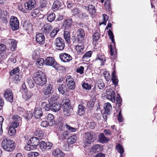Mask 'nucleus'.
I'll return each instance as SVG.
<instances>
[{
    "label": "nucleus",
    "instance_id": "f704fd0d",
    "mask_svg": "<svg viewBox=\"0 0 157 157\" xmlns=\"http://www.w3.org/2000/svg\"><path fill=\"white\" fill-rule=\"evenodd\" d=\"M24 94H24V98L27 101L33 95L32 92L31 91H27V92H24Z\"/></svg>",
    "mask_w": 157,
    "mask_h": 157
},
{
    "label": "nucleus",
    "instance_id": "603ef678",
    "mask_svg": "<svg viewBox=\"0 0 157 157\" xmlns=\"http://www.w3.org/2000/svg\"><path fill=\"white\" fill-rule=\"evenodd\" d=\"M38 155V153L36 152H31L28 154V157H36Z\"/></svg>",
    "mask_w": 157,
    "mask_h": 157
},
{
    "label": "nucleus",
    "instance_id": "ddd939ff",
    "mask_svg": "<svg viewBox=\"0 0 157 157\" xmlns=\"http://www.w3.org/2000/svg\"><path fill=\"white\" fill-rule=\"evenodd\" d=\"M59 58L61 61L65 63L69 62L72 59L71 56L69 54L65 53L60 54Z\"/></svg>",
    "mask_w": 157,
    "mask_h": 157
},
{
    "label": "nucleus",
    "instance_id": "f3484780",
    "mask_svg": "<svg viewBox=\"0 0 157 157\" xmlns=\"http://www.w3.org/2000/svg\"><path fill=\"white\" fill-rule=\"evenodd\" d=\"M33 113L36 118H39L43 115L42 109L40 107L35 108Z\"/></svg>",
    "mask_w": 157,
    "mask_h": 157
},
{
    "label": "nucleus",
    "instance_id": "4be33fe9",
    "mask_svg": "<svg viewBox=\"0 0 157 157\" xmlns=\"http://www.w3.org/2000/svg\"><path fill=\"white\" fill-rule=\"evenodd\" d=\"M61 108L60 104L57 103H54L52 104L50 108L51 110L55 112L58 111Z\"/></svg>",
    "mask_w": 157,
    "mask_h": 157
},
{
    "label": "nucleus",
    "instance_id": "39448f33",
    "mask_svg": "<svg viewBox=\"0 0 157 157\" xmlns=\"http://www.w3.org/2000/svg\"><path fill=\"white\" fill-rule=\"evenodd\" d=\"M55 45L57 49L62 50L65 47L64 40L61 37H58L56 40Z\"/></svg>",
    "mask_w": 157,
    "mask_h": 157
},
{
    "label": "nucleus",
    "instance_id": "9d476101",
    "mask_svg": "<svg viewBox=\"0 0 157 157\" xmlns=\"http://www.w3.org/2000/svg\"><path fill=\"white\" fill-rule=\"evenodd\" d=\"M36 5V2L34 0H29L24 4L25 9L28 10H30L33 9Z\"/></svg>",
    "mask_w": 157,
    "mask_h": 157
},
{
    "label": "nucleus",
    "instance_id": "a18cd8bd",
    "mask_svg": "<svg viewBox=\"0 0 157 157\" xmlns=\"http://www.w3.org/2000/svg\"><path fill=\"white\" fill-rule=\"evenodd\" d=\"M15 132L16 130L15 128L12 127L11 126H10L8 131V133L9 135L12 136L15 135Z\"/></svg>",
    "mask_w": 157,
    "mask_h": 157
},
{
    "label": "nucleus",
    "instance_id": "a878e982",
    "mask_svg": "<svg viewBox=\"0 0 157 157\" xmlns=\"http://www.w3.org/2000/svg\"><path fill=\"white\" fill-rule=\"evenodd\" d=\"M87 10L89 13L93 15L96 13V10L95 7L92 5L90 4L88 6Z\"/></svg>",
    "mask_w": 157,
    "mask_h": 157
},
{
    "label": "nucleus",
    "instance_id": "49530a36",
    "mask_svg": "<svg viewBox=\"0 0 157 157\" xmlns=\"http://www.w3.org/2000/svg\"><path fill=\"white\" fill-rule=\"evenodd\" d=\"M92 52H93L91 51L87 52L82 57L83 59H86L90 57L91 56Z\"/></svg>",
    "mask_w": 157,
    "mask_h": 157
},
{
    "label": "nucleus",
    "instance_id": "f8f14e48",
    "mask_svg": "<svg viewBox=\"0 0 157 157\" xmlns=\"http://www.w3.org/2000/svg\"><path fill=\"white\" fill-rule=\"evenodd\" d=\"M85 138L84 142L86 146L89 145L91 143V140L93 138V133L92 132H87L85 133Z\"/></svg>",
    "mask_w": 157,
    "mask_h": 157
},
{
    "label": "nucleus",
    "instance_id": "a19ab883",
    "mask_svg": "<svg viewBox=\"0 0 157 157\" xmlns=\"http://www.w3.org/2000/svg\"><path fill=\"white\" fill-rule=\"evenodd\" d=\"M116 150L120 154H123L124 152V149L123 147L120 144H117L116 146Z\"/></svg>",
    "mask_w": 157,
    "mask_h": 157
},
{
    "label": "nucleus",
    "instance_id": "dca6fc26",
    "mask_svg": "<svg viewBox=\"0 0 157 157\" xmlns=\"http://www.w3.org/2000/svg\"><path fill=\"white\" fill-rule=\"evenodd\" d=\"M52 29V25L49 24L44 25L41 28V30L45 34H48Z\"/></svg>",
    "mask_w": 157,
    "mask_h": 157
},
{
    "label": "nucleus",
    "instance_id": "2f4dec72",
    "mask_svg": "<svg viewBox=\"0 0 157 157\" xmlns=\"http://www.w3.org/2000/svg\"><path fill=\"white\" fill-rule=\"evenodd\" d=\"M44 60L43 58H40L37 59L36 64L39 68H41L44 63Z\"/></svg>",
    "mask_w": 157,
    "mask_h": 157
},
{
    "label": "nucleus",
    "instance_id": "e2e57ef3",
    "mask_svg": "<svg viewBox=\"0 0 157 157\" xmlns=\"http://www.w3.org/2000/svg\"><path fill=\"white\" fill-rule=\"evenodd\" d=\"M84 68L83 66H80L79 67L76 69V72L80 73V74H82L83 73Z\"/></svg>",
    "mask_w": 157,
    "mask_h": 157
},
{
    "label": "nucleus",
    "instance_id": "1a4fd4ad",
    "mask_svg": "<svg viewBox=\"0 0 157 157\" xmlns=\"http://www.w3.org/2000/svg\"><path fill=\"white\" fill-rule=\"evenodd\" d=\"M39 143V140L37 137H33L30 138L28 141V144L31 145L32 147L35 149Z\"/></svg>",
    "mask_w": 157,
    "mask_h": 157
},
{
    "label": "nucleus",
    "instance_id": "0eeeda50",
    "mask_svg": "<svg viewBox=\"0 0 157 157\" xmlns=\"http://www.w3.org/2000/svg\"><path fill=\"white\" fill-rule=\"evenodd\" d=\"M66 82L68 87L71 90H74L75 88V83L74 79L70 75L66 77Z\"/></svg>",
    "mask_w": 157,
    "mask_h": 157
},
{
    "label": "nucleus",
    "instance_id": "423d86ee",
    "mask_svg": "<svg viewBox=\"0 0 157 157\" xmlns=\"http://www.w3.org/2000/svg\"><path fill=\"white\" fill-rule=\"evenodd\" d=\"M77 35V41L79 43L82 42L84 39L85 33L84 30L81 28L78 29L75 33Z\"/></svg>",
    "mask_w": 157,
    "mask_h": 157
},
{
    "label": "nucleus",
    "instance_id": "37998d69",
    "mask_svg": "<svg viewBox=\"0 0 157 157\" xmlns=\"http://www.w3.org/2000/svg\"><path fill=\"white\" fill-rule=\"evenodd\" d=\"M82 87L86 90H90L91 89V87L90 84L85 82L82 84Z\"/></svg>",
    "mask_w": 157,
    "mask_h": 157
},
{
    "label": "nucleus",
    "instance_id": "6e6d98bb",
    "mask_svg": "<svg viewBox=\"0 0 157 157\" xmlns=\"http://www.w3.org/2000/svg\"><path fill=\"white\" fill-rule=\"evenodd\" d=\"M20 122L18 121H13L11 123V125L10 126L14 128H17L19 126Z\"/></svg>",
    "mask_w": 157,
    "mask_h": 157
},
{
    "label": "nucleus",
    "instance_id": "bb28decb",
    "mask_svg": "<svg viewBox=\"0 0 157 157\" xmlns=\"http://www.w3.org/2000/svg\"><path fill=\"white\" fill-rule=\"evenodd\" d=\"M62 5V3L58 1H56L53 3L52 9L53 10H56L60 8Z\"/></svg>",
    "mask_w": 157,
    "mask_h": 157
},
{
    "label": "nucleus",
    "instance_id": "aec40b11",
    "mask_svg": "<svg viewBox=\"0 0 157 157\" xmlns=\"http://www.w3.org/2000/svg\"><path fill=\"white\" fill-rule=\"evenodd\" d=\"M72 23L71 19H68L64 21L63 25L64 27L65 30H69L71 29Z\"/></svg>",
    "mask_w": 157,
    "mask_h": 157
},
{
    "label": "nucleus",
    "instance_id": "864d4df0",
    "mask_svg": "<svg viewBox=\"0 0 157 157\" xmlns=\"http://www.w3.org/2000/svg\"><path fill=\"white\" fill-rule=\"evenodd\" d=\"M102 17L103 21L101 23V24L105 25H106V22L108 19L109 17L105 14H102Z\"/></svg>",
    "mask_w": 157,
    "mask_h": 157
},
{
    "label": "nucleus",
    "instance_id": "4c0bfd02",
    "mask_svg": "<svg viewBox=\"0 0 157 157\" xmlns=\"http://www.w3.org/2000/svg\"><path fill=\"white\" fill-rule=\"evenodd\" d=\"M23 116L25 119H27V120H29L32 118L33 114L32 112L29 111L25 113Z\"/></svg>",
    "mask_w": 157,
    "mask_h": 157
},
{
    "label": "nucleus",
    "instance_id": "c9c22d12",
    "mask_svg": "<svg viewBox=\"0 0 157 157\" xmlns=\"http://www.w3.org/2000/svg\"><path fill=\"white\" fill-rule=\"evenodd\" d=\"M98 89L101 90L103 89L105 87V85L102 80L101 79L99 80L96 83Z\"/></svg>",
    "mask_w": 157,
    "mask_h": 157
},
{
    "label": "nucleus",
    "instance_id": "72a5a7b5",
    "mask_svg": "<svg viewBox=\"0 0 157 157\" xmlns=\"http://www.w3.org/2000/svg\"><path fill=\"white\" fill-rule=\"evenodd\" d=\"M55 17L56 15L54 13H50L48 14L47 19L48 21L51 22L54 20Z\"/></svg>",
    "mask_w": 157,
    "mask_h": 157
},
{
    "label": "nucleus",
    "instance_id": "13d9d810",
    "mask_svg": "<svg viewBox=\"0 0 157 157\" xmlns=\"http://www.w3.org/2000/svg\"><path fill=\"white\" fill-rule=\"evenodd\" d=\"M41 125L44 127H47L48 125L49 126V124L48 121H44L41 122Z\"/></svg>",
    "mask_w": 157,
    "mask_h": 157
},
{
    "label": "nucleus",
    "instance_id": "a211bd4d",
    "mask_svg": "<svg viewBox=\"0 0 157 157\" xmlns=\"http://www.w3.org/2000/svg\"><path fill=\"white\" fill-rule=\"evenodd\" d=\"M73 110L71 106L64 105L63 107V112L64 115L68 116L70 115Z\"/></svg>",
    "mask_w": 157,
    "mask_h": 157
},
{
    "label": "nucleus",
    "instance_id": "3c124183",
    "mask_svg": "<svg viewBox=\"0 0 157 157\" xmlns=\"http://www.w3.org/2000/svg\"><path fill=\"white\" fill-rule=\"evenodd\" d=\"M65 126L66 128L70 132H74L77 131V129L76 128L71 127L67 124H66Z\"/></svg>",
    "mask_w": 157,
    "mask_h": 157
},
{
    "label": "nucleus",
    "instance_id": "09e8293b",
    "mask_svg": "<svg viewBox=\"0 0 157 157\" xmlns=\"http://www.w3.org/2000/svg\"><path fill=\"white\" fill-rule=\"evenodd\" d=\"M40 148L43 151L46 149V143L44 141H41L40 144Z\"/></svg>",
    "mask_w": 157,
    "mask_h": 157
},
{
    "label": "nucleus",
    "instance_id": "7ed1b4c3",
    "mask_svg": "<svg viewBox=\"0 0 157 157\" xmlns=\"http://www.w3.org/2000/svg\"><path fill=\"white\" fill-rule=\"evenodd\" d=\"M44 64L47 65L52 66L57 71L63 70V67L58 63L52 57H47L45 60Z\"/></svg>",
    "mask_w": 157,
    "mask_h": 157
},
{
    "label": "nucleus",
    "instance_id": "79ce46f5",
    "mask_svg": "<svg viewBox=\"0 0 157 157\" xmlns=\"http://www.w3.org/2000/svg\"><path fill=\"white\" fill-rule=\"evenodd\" d=\"M95 99V98L93 97L90 101L87 102V105L90 107H93L94 105Z\"/></svg>",
    "mask_w": 157,
    "mask_h": 157
},
{
    "label": "nucleus",
    "instance_id": "5701e85b",
    "mask_svg": "<svg viewBox=\"0 0 157 157\" xmlns=\"http://www.w3.org/2000/svg\"><path fill=\"white\" fill-rule=\"evenodd\" d=\"M98 140L102 144L107 143L109 141V139L106 137L104 134L101 133L98 136Z\"/></svg>",
    "mask_w": 157,
    "mask_h": 157
},
{
    "label": "nucleus",
    "instance_id": "338daca9",
    "mask_svg": "<svg viewBox=\"0 0 157 157\" xmlns=\"http://www.w3.org/2000/svg\"><path fill=\"white\" fill-rule=\"evenodd\" d=\"M88 17V15L85 13H82L79 15V17L83 19H86Z\"/></svg>",
    "mask_w": 157,
    "mask_h": 157
},
{
    "label": "nucleus",
    "instance_id": "052dcab7",
    "mask_svg": "<svg viewBox=\"0 0 157 157\" xmlns=\"http://www.w3.org/2000/svg\"><path fill=\"white\" fill-rule=\"evenodd\" d=\"M87 125L90 129H92L95 127L96 124L94 122H91L88 123Z\"/></svg>",
    "mask_w": 157,
    "mask_h": 157
},
{
    "label": "nucleus",
    "instance_id": "4d7b16f0",
    "mask_svg": "<svg viewBox=\"0 0 157 157\" xmlns=\"http://www.w3.org/2000/svg\"><path fill=\"white\" fill-rule=\"evenodd\" d=\"M40 7L41 8H43L46 7L47 2L45 0H40Z\"/></svg>",
    "mask_w": 157,
    "mask_h": 157
},
{
    "label": "nucleus",
    "instance_id": "0e129e2a",
    "mask_svg": "<svg viewBox=\"0 0 157 157\" xmlns=\"http://www.w3.org/2000/svg\"><path fill=\"white\" fill-rule=\"evenodd\" d=\"M104 133L106 136H111L112 135L111 131L108 129H105L104 130Z\"/></svg>",
    "mask_w": 157,
    "mask_h": 157
},
{
    "label": "nucleus",
    "instance_id": "412c9836",
    "mask_svg": "<svg viewBox=\"0 0 157 157\" xmlns=\"http://www.w3.org/2000/svg\"><path fill=\"white\" fill-rule=\"evenodd\" d=\"M86 107L82 104L78 105L77 113L78 115L82 116L83 115L85 112Z\"/></svg>",
    "mask_w": 157,
    "mask_h": 157
},
{
    "label": "nucleus",
    "instance_id": "774afa93",
    "mask_svg": "<svg viewBox=\"0 0 157 157\" xmlns=\"http://www.w3.org/2000/svg\"><path fill=\"white\" fill-rule=\"evenodd\" d=\"M12 77L13 78V81H14L15 82H17L20 81L19 79V75H15L14 76H12Z\"/></svg>",
    "mask_w": 157,
    "mask_h": 157
},
{
    "label": "nucleus",
    "instance_id": "f257e3e1",
    "mask_svg": "<svg viewBox=\"0 0 157 157\" xmlns=\"http://www.w3.org/2000/svg\"><path fill=\"white\" fill-rule=\"evenodd\" d=\"M33 80L36 85H44L47 82L45 74L42 71H38L34 74Z\"/></svg>",
    "mask_w": 157,
    "mask_h": 157
},
{
    "label": "nucleus",
    "instance_id": "b1692460",
    "mask_svg": "<svg viewBox=\"0 0 157 157\" xmlns=\"http://www.w3.org/2000/svg\"><path fill=\"white\" fill-rule=\"evenodd\" d=\"M57 89L60 94H64L67 90V87L65 85L63 84L58 85Z\"/></svg>",
    "mask_w": 157,
    "mask_h": 157
},
{
    "label": "nucleus",
    "instance_id": "69168bd1",
    "mask_svg": "<svg viewBox=\"0 0 157 157\" xmlns=\"http://www.w3.org/2000/svg\"><path fill=\"white\" fill-rule=\"evenodd\" d=\"M52 144L50 142L46 143V149H51L52 147Z\"/></svg>",
    "mask_w": 157,
    "mask_h": 157
},
{
    "label": "nucleus",
    "instance_id": "8fccbe9b",
    "mask_svg": "<svg viewBox=\"0 0 157 157\" xmlns=\"http://www.w3.org/2000/svg\"><path fill=\"white\" fill-rule=\"evenodd\" d=\"M61 133V136H62L63 138L64 139H67L68 138L69 132L67 130H63V131H62Z\"/></svg>",
    "mask_w": 157,
    "mask_h": 157
},
{
    "label": "nucleus",
    "instance_id": "cd10ccee",
    "mask_svg": "<svg viewBox=\"0 0 157 157\" xmlns=\"http://www.w3.org/2000/svg\"><path fill=\"white\" fill-rule=\"evenodd\" d=\"M77 139V136L74 135L70 136L67 140V143L69 144H73L75 143Z\"/></svg>",
    "mask_w": 157,
    "mask_h": 157
},
{
    "label": "nucleus",
    "instance_id": "c85d7f7f",
    "mask_svg": "<svg viewBox=\"0 0 157 157\" xmlns=\"http://www.w3.org/2000/svg\"><path fill=\"white\" fill-rule=\"evenodd\" d=\"M84 48V46L81 44H78L75 46V49L78 54L83 53Z\"/></svg>",
    "mask_w": 157,
    "mask_h": 157
},
{
    "label": "nucleus",
    "instance_id": "c756f323",
    "mask_svg": "<svg viewBox=\"0 0 157 157\" xmlns=\"http://www.w3.org/2000/svg\"><path fill=\"white\" fill-rule=\"evenodd\" d=\"M104 107L105 109V112L106 113H110V110L112 109V107L111 104L109 102L105 103Z\"/></svg>",
    "mask_w": 157,
    "mask_h": 157
},
{
    "label": "nucleus",
    "instance_id": "ea45409f",
    "mask_svg": "<svg viewBox=\"0 0 157 157\" xmlns=\"http://www.w3.org/2000/svg\"><path fill=\"white\" fill-rule=\"evenodd\" d=\"M59 31V29L58 28H56L53 29L50 33V36L51 37V38H54Z\"/></svg>",
    "mask_w": 157,
    "mask_h": 157
},
{
    "label": "nucleus",
    "instance_id": "6e6552de",
    "mask_svg": "<svg viewBox=\"0 0 157 157\" xmlns=\"http://www.w3.org/2000/svg\"><path fill=\"white\" fill-rule=\"evenodd\" d=\"M4 97L6 100L12 102L13 100L12 90L9 89H6L4 92Z\"/></svg>",
    "mask_w": 157,
    "mask_h": 157
},
{
    "label": "nucleus",
    "instance_id": "5fc2aeb1",
    "mask_svg": "<svg viewBox=\"0 0 157 157\" xmlns=\"http://www.w3.org/2000/svg\"><path fill=\"white\" fill-rule=\"evenodd\" d=\"M99 38V34L98 33H94L93 35V41H97Z\"/></svg>",
    "mask_w": 157,
    "mask_h": 157
},
{
    "label": "nucleus",
    "instance_id": "393cba45",
    "mask_svg": "<svg viewBox=\"0 0 157 157\" xmlns=\"http://www.w3.org/2000/svg\"><path fill=\"white\" fill-rule=\"evenodd\" d=\"M47 119L49 123V126H52L55 124L53 115L52 114H48L47 115Z\"/></svg>",
    "mask_w": 157,
    "mask_h": 157
},
{
    "label": "nucleus",
    "instance_id": "58836bf2",
    "mask_svg": "<svg viewBox=\"0 0 157 157\" xmlns=\"http://www.w3.org/2000/svg\"><path fill=\"white\" fill-rule=\"evenodd\" d=\"M70 101V100L68 98L66 97H64L62 100L63 106H64L65 105H67V106H71Z\"/></svg>",
    "mask_w": 157,
    "mask_h": 157
},
{
    "label": "nucleus",
    "instance_id": "e433bc0d",
    "mask_svg": "<svg viewBox=\"0 0 157 157\" xmlns=\"http://www.w3.org/2000/svg\"><path fill=\"white\" fill-rule=\"evenodd\" d=\"M20 70L19 68L17 67L11 70L10 72V74L11 76H14L15 75L19 74Z\"/></svg>",
    "mask_w": 157,
    "mask_h": 157
},
{
    "label": "nucleus",
    "instance_id": "473e14b6",
    "mask_svg": "<svg viewBox=\"0 0 157 157\" xmlns=\"http://www.w3.org/2000/svg\"><path fill=\"white\" fill-rule=\"evenodd\" d=\"M102 146V145H101L98 144H95L92 147L91 150L94 152L100 151Z\"/></svg>",
    "mask_w": 157,
    "mask_h": 157
},
{
    "label": "nucleus",
    "instance_id": "680f3d73",
    "mask_svg": "<svg viewBox=\"0 0 157 157\" xmlns=\"http://www.w3.org/2000/svg\"><path fill=\"white\" fill-rule=\"evenodd\" d=\"M13 119L15 121L21 122V118L17 115H15L13 117Z\"/></svg>",
    "mask_w": 157,
    "mask_h": 157
},
{
    "label": "nucleus",
    "instance_id": "7c9ffc66",
    "mask_svg": "<svg viewBox=\"0 0 157 157\" xmlns=\"http://www.w3.org/2000/svg\"><path fill=\"white\" fill-rule=\"evenodd\" d=\"M64 36L66 41L68 43L70 42V33L68 30H65L64 33Z\"/></svg>",
    "mask_w": 157,
    "mask_h": 157
},
{
    "label": "nucleus",
    "instance_id": "6ab92c4d",
    "mask_svg": "<svg viewBox=\"0 0 157 157\" xmlns=\"http://www.w3.org/2000/svg\"><path fill=\"white\" fill-rule=\"evenodd\" d=\"M52 155L55 157H63L64 153L59 149H56L52 151Z\"/></svg>",
    "mask_w": 157,
    "mask_h": 157
},
{
    "label": "nucleus",
    "instance_id": "c03bdc74",
    "mask_svg": "<svg viewBox=\"0 0 157 157\" xmlns=\"http://www.w3.org/2000/svg\"><path fill=\"white\" fill-rule=\"evenodd\" d=\"M96 59L99 60L102 62V63H101V65H104L103 63L105 62L106 60L105 56L100 54L96 58Z\"/></svg>",
    "mask_w": 157,
    "mask_h": 157
},
{
    "label": "nucleus",
    "instance_id": "f03ea898",
    "mask_svg": "<svg viewBox=\"0 0 157 157\" xmlns=\"http://www.w3.org/2000/svg\"><path fill=\"white\" fill-rule=\"evenodd\" d=\"M15 142L9 139H4L2 143V146L3 149L7 151H11L15 148Z\"/></svg>",
    "mask_w": 157,
    "mask_h": 157
},
{
    "label": "nucleus",
    "instance_id": "de8ad7c7",
    "mask_svg": "<svg viewBox=\"0 0 157 157\" xmlns=\"http://www.w3.org/2000/svg\"><path fill=\"white\" fill-rule=\"evenodd\" d=\"M28 84L30 88H33L34 87L35 84L33 81L30 78H29L27 80Z\"/></svg>",
    "mask_w": 157,
    "mask_h": 157
},
{
    "label": "nucleus",
    "instance_id": "2eb2a0df",
    "mask_svg": "<svg viewBox=\"0 0 157 157\" xmlns=\"http://www.w3.org/2000/svg\"><path fill=\"white\" fill-rule=\"evenodd\" d=\"M53 92L52 86L50 84L46 85L43 91V93L46 95H50Z\"/></svg>",
    "mask_w": 157,
    "mask_h": 157
},
{
    "label": "nucleus",
    "instance_id": "bf43d9fd",
    "mask_svg": "<svg viewBox=\"0 0 157 157\" xmlns=\"http://www.w3.org/2000/svg\"><path fill=\"white\" fill-rule=\"evenodd\" d=\"M104 76L106 81H109L110 78V76L109 73L108 72H105L104 73Z\"/></svg>",
    "mask_w": 157,
    "mask_h": 157
},
{
    "label": "nucleus",
    "instance_id": "20e7f679",
    "mask_svg": "<svg viewBox=\"0 0 157 157\" xmlns=\"http://www.w3.org/2000/svg\"><path fill=\"white\" fill-rule=\"evenodd\" d=\"M10 26L13 31L17 30L19 28V21L17 17L12 16L10 17Z\"/></svg>",
    "mask_w": 157,
    "mask_h": 157
},
{
    "label": "nucleus",
    "instance_id": "4468645a",
    "mask_svg": "<svg viewBox=\"0 0 157 157\" xmlns=\"http://www.w3.org/2000/svg\"><path fill=\"white\" fill-rule=\"evenodd\" d=\"M106 93L107 94V98L113 102H115V95L114 91L112 90H106Z\"/></svg>",
    "mask_w": 157,
    "mask_h": 157
},
{
    "label": "nucleus",
    "instance_id": "9b49d317",
    "mask_svg": "<svg viewBox=\"0 0 157 157\" xmlns=\"http://www.w3.org/2000/svg\"><path fill=\"white\" fill-rule=\"evenodd\" d=\"M36 40L37 43L41 45L44 43L45 37L43 33H36Z\"/></svg>",
    "mask_w": 157,
    "mask_h": 157
}]
</instances>
